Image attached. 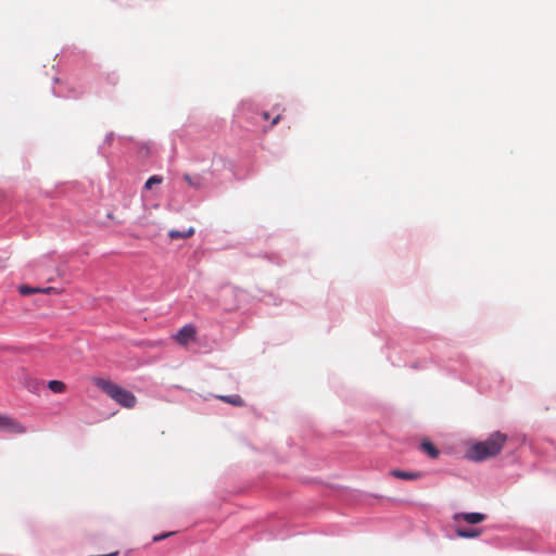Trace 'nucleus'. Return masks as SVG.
I'll list each match as a JSON object with an SVG mask.
<instances>
[{"label":"nucleus","mask_w":556,"mask_h":556,"mask_svg":"<svg viewBox=\"0 0 556 556\" xmlns=\"http://www.w3.org/2000/svg\"><path fill=\"white\" fill-rule=\"evenodd\" d=\"M93 383L102 390L108 396L125 408H132L136 403V396L132 392L104 378H94Z\"/></svg>","instance_id":"obj_2"},{"label":"nucleus","mask_w":556,"mask_h":556,"mask_svg":"<svg viewBox=\"0 0 556 556\" xmlns=\"http://www.w3.org/2000/svg\"><path fill=\"white\" fill-rule=\"evenodd\" d=\"M192 235H194V228L193 227H189V228L182 229V230L172 229V230L168 231V237L172 240L189 238Z\"/></svg>","instance_id":"obj_9"},{"label":"nucleus","mask_w":556,"mask_h":556,"mask_svg":"<svg viewBox=\"0 0 556 556\" xmlns=\"http://www.w3.org/2000/svg\"><path fill=\"white\" fill-rule=\"evenodd\" d=\"M172 534H173V532H167V533H163V534H160V535H155V536H153V542H159V541H161V540H163V539H165V538H167V536H169Z\"/></svg>","instance_id":"obj_16"},{"label":"nucleus","mask_w":556,"mask_h":556,"mask_svg":"<svg viewBox=\"0 0 556 556\" xmlns=\"http://www.w3.org/2000/svg\"><path fill=\"white\" fill-rule=\"evenodd\" d=\"M485 518H486V516L484 514L477 513V511L455 513L453 515V520L454 521H458V520L463 519L464 521H466L467 523H470V525L480 523V522L484 521Z\"/></svg>","instance_id":"obj_3"},{"label":"nucleus","mask_w":556,"mask_h":556,"mask_svg":"<svg viewBox=\"0 0 556 556\" xmlns=\"http://www.w3.org/2000/svg\"><path fill=\"white\" fill-rule=\"evenodd\" d=\"M11 419L7 416L0 415V430H5L9 428V425H11Z\"/></svg>","instance_id":"obj_15"},{"label":"nucleus","mask_w":556,"mask_h":556,"mask_svg":"<svg viewBox=\"0 0 556 556\" xmlns=\"http://www.w3.org/2000/svg\"><path fill=\"white\" fill-rule=\"evenodd\" d=\"M482 533L481 529H456L455 535H448V539L463 538V539H475Z\"/></svg>","instance_id":"obj_7"},{"label":"nucleus","mask_w":556,"mask_h":556,"mask_svg":"<svg viewBox=\"0 0 556 556\" xmlns=\"http://www.w3.org/2000/svg\"><path fill=\"white\" fill-rule=\"evenodd\" d=\"M280 119H281V115H280V114H277V115L273 118V121H271V125H273V126H274V125H277V124L280 122Z\"/></svg>","instance_id":"obj_17"},{"label":"nucleus","mask_w":556,"mask_h":556,"mask_svg":"<svg viewBox=\"0 0 556 556\" xmlns=\"http://www.w3.org/2000/svg\"><path fill=\"white\" fill-rule=\"evenodd\" d=\"M506 440V434L494 431L484 441L476 442L468 447L466 456L473 462H482L494 457L502 451Z\"/></svg>","instance_id":"obj_1"},{"label":"nucleus","mask_w":556,"mask_h":556,"mask_svg":"<svg viewBox=\"0 0 556 556\" xmlns=\"http://www.w3.org/2000/svg\"><path fill=\"white\" fill-rule=\"evenodd\" d=\"M48 388L54 393H61L65 389V384L60 380H50L48 382Z\"/></svg>","instance_id":"obj_12"},{"label":"nucleus","mask_w":556,"mask_h":556,"mask_svg":"<svg viewBox=\"0 0 556 556\" xmlns=\"http://www.w3.org/2000/svg\"><path fill=\"white\" fill-rule=\"evenodd\" d=\"M18 292H20L21 295L27 296V295H30V294H34V293H51V292H56V289L53 288V287L40 288V287H30V286L23 285V286L18 287Z\"/></svg>","instance_id":"obj_6"},{"label":"nucleus","mask_w":556,"mask_h":556,"mask_svg":"<svg viewBox=\"0 0 556 556\" xmlns=\"http://www.w3.org/2000/svg\"><path fill=\"white\" fill-rule=\"evenodd\" d=\"M163 182V177L159 175H154L150 177L144 185V188L150 190L153 188L154 185H161Z\"/></svg>","instance_id":"obj_14"},{"label":"nucleus","mask_w":556,"mask_h":556,"mask_svg":"<svg viewBox=\"0 0 556 556\" xmlns=\"http://www.w3.org/2000/svg\"><path fill=\"white\" fill-rule=\"evenodd\" d=\"M412 368L417 369V368H419V366L416 363H414V364H412Z\"/></svg>","instance_id":"obj_19"},{"label":"nucleus","mask_w":556,"mask_h":556,"mask_svg":"<svg viewBox=\"0 0 556 556\" xmlns=\"http://www.w3.org/2000/svg\"><path fill=\"white\" fill-rule=\"evenodd\" d=\"M391 476L402 480H416L421 477L420 472L417 471H405L400 469H394L391 472Z\"/></svg>","instance_id":"obj_8"},{"label":"nucleus","mask_w":556,"mask_h":556,"mask_svg":"<svg viewBox=\"0 0 556 556\" xmlns=\"http://www.w3.org/2000/svg\"><path fill=\"white\" fill-rule=\"evenodd\" d=\"M420 448L431 458L435 459L440 452L439 450L429 441H422L420 444Z\"/></svg>","instance_id":"obj_10"},{"label":"nucleus","mask_w":556,"mask_h":556,"mask_svg":"<svg viewBox=\"0 0 556 556\" xmlns=\"http://www.w3.org/2000/svg\"><path fill=\"white\" fill-rule=\"evenodd\" d=\"M197 331L193 325L187 324L174 336L175 340L180 344H187L195 336Z\"/></svg>","instance_id":"obj_4"},{"label":"nucleus","mask_w":556,"mask_h":556,"mask_svg":"<svg viewBox=\"0 0 556 556\" xmlns=\"http://www.w3.org/2000/svg\"><path fill=\"white\" fill-rule=\"evenodd\" d=\"M262 116H263L264 119H269V113L268 112H264L262 114Z\"/></svg>","instance_id":"obj_18"},{"label":"nucleus","mask_w":556,"mask_h":556,"mask_svg":"<svg viewBox=\"0 0 556 556\" xmlns=\"http://www.w3.org/2000/svg\"><path fill=\"white\" fill-rule=\"evenodd\" d=\"M182 178L189 187L194 189H203L207 185L205 177L200 174H185Z\"/></svg>","instance_id":"obj_5"},{"label":"nucleus","mask_w":556,"mask_h":556,"mask_svg":"<svg viewBox=\"0 0 556 556\" xmlns=\"http://www.w3.org/2000/svg\"><path fill=\"white\" fill-rule=\"evenodd\" d=\"M8 432L11 433H24L25 428L22 424L14 421L11 419V425H9V428L7 429Z\"/></svg>","instance_id":"obj_13"},{"label":"nucleus","mask_w":556,"mask_h":556,"mask_svg":"<svg viewBox=\"0 0 556 556\" xmlns=\"http://www.w3.org/2000/svg\"><path fill=\"white\" fill-rule=\"evenodd\" d=\"M218 399H220L222 401L226 402V403H229L233 406H242L243 405V400L240 395L238 394H233V395H220L218 396Z\"/></svg>","instance_id":"obj_11"}]
</instances>
